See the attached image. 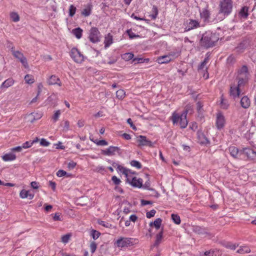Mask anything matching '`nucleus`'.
Wrapping results in <instances>:
<instances>
[{
    "label": "nucleus",
    "mask_w": 256,
    "mask_h": 256,
    "mask_svg": "<svg viewBox=\"0 0 256 256\" xmlns=\"http://www.w3.org/2000/svg\"><path fill=\"white\" fill-rule=\"evenodd\" d=\"M218 40V38L216 34L206 32L202 35L200 41V46L208 48L213 46Z\"/></svg>",
    "instance_id": "1"
},
{
    "label": "nucleus",
    "mask_w": 256,
    "mask_h": 256,
    "mask_svg": "<svg viewBox=\"0 0 256 256\" xmlns=\"http://www.w3.org/2000/svg\"><path fill=\"white\" fill-rule=\"evenodd\" d=\"M233 2L232 0H220L218 4V14L224 16L230 15L232 10Z\"/></svg>",
    "instance_id": "2"
},
{
    "label": "nucleus",
    "mask_w": 256,
    "mask_h": 256,
    "mask_svg": "<svg viewBox=\"0 0 256 256\" xmlns=\"http://www.w3.org/2000/svg\"><path fill=\"white\" fill-rule=\"evenodd\" d=\"M250 73L247 66L244 65L238 70L236 78L238 80V86L245 84L250 78Z\"/></svg>",
    "instance_id": "3"
},
{
    "label": "nucleus",
    "mask_w": 256,
    "mask_h": 256,
    "mask_svg": "<svg viewBox=\"0 0 256 256\" xmlns=\"http://www.w3.org/2000/svg\"><path fill=\"white\" fill-rule=\"evenodd\" d=\"M188 111L185 110L180 116L178 114L174 113L172 116V121L174 124H177L178 122L181 128H186L188 125V120H186V116Z\"/></svg>",
    "instance_id": "4"
},
{
    "label": "nucleus",
    "mask_w": 256,
    "mask_h": 256,
    "mask_svg": "<svg viewBox=\"0 0 256 256\" xmlns=\"http://www.w3.org/2000/svg\"><path fill=\"white\" fill-rule=\"evenodd\" d=\"M70 56L73 60L77 63H81L84 60L83 55L76 48H73L70 52Z\"/></svg>",
    "instance_id": "5"
},
{
    "label": "nucleus",
    "mask_w": 256,
    "mask_h": 256,
    "mask_svg": "<svg viewBox=\"0 0 256 256\" xmlns=\"http://www.w3.org/2000/svg\"><path fill=\"white\" fill-rule=\"evenodd\" d=\"M88 38L92 43H96L100 41V32L98 28L96 27L91 28L90 31Z\"/></svg>",
    "instance_id": "6"
},
{
    "label": "nucleus",
    "mask_w": 256,
    "mask_h": 256,
    "mask_svg": "<svg viewBox=\"0 0 256 256\" xmlns=\"http://www.w3.org/2000/svg\"><path fill=\"white\" fill-rule=\"evenodd\" d=\"M184 32H188L192 30L197 28L200 27V23L198 20L192 19L186 20L184 23Z\"/></svg>",
    "instance_id": "7"
},
{
    "label": "nucleus",
    "mask_w": 256,
    "mask_h": 256,
    "mask_svg": "<svg viewBox=\"0 0 256 256\" xmlns=\"http://www.w3.org/2000/svg\"><path fill=\"white\" fill-rule=\"evenodd\" d=\"M132 240L131 238L121 237L116 242L115 244L118 248L128 247L132 244Z\"/></svg>",
    "instance_id": "8"
},
{
    "label": "nucleus",
    "mask_w": 256,
    "mask_h": 256,
    "mask_svg": "<svg viewBox=\"0 0 256 256\" xmlns=\"http://www.w3.org/2000/svg\"><path fill=\"white\" fill-rule=\"evenodd\" d=\"M12 55L16 58L18 59L25 68H28V65L26 58L24 56L22 53L18 50H14L13 48H12Z\"/></svg>",
    "instance_id": "9"
},
{
    "label": "nucleus",
    "mask_w": 256,
    "mask_h": 256,
    "mask_svg": "<svg viewBox=\"0 0 256 256\" xmlns=\"http://www.w3.org/2000/svg\"><path fill=\"white\" fill-rule=\"evenodd\" d=\"M102 154L106 156H113L116 153L120 154V149L119 147L110 146L106 150H102Z\"/></svg>",
    "instance_id": "10"
},
{
    "label": "nucleus",
    "mask_w": 256,
    "mask_h": 256,
    "mask_svg": "<svg viewBox=\"0 0 256 256\" xmlns=\"http://www.w3.org/2000/svg\"><path fill=\"white\" fill-rule=\"evenodd\" d=\"M200 18L205 22H210V13L208 8V6L202 8L200 11Z\"/></svg>",
    "instance_id": "11"
},
{
    "label": "nucleus",
    "mask_w": 256,
    "mask_h": 256,
    "mask_svg": "<svg viewBox=\"0 0 256 256\" xmlns=\"http://www.w3.org/2000/svg\"><path fill=\"white\" fill-rule=\"evenodd\" d=\"M225 122L226 120L224 116H223V114L220 112L217 114L216 126L218 129L220 130L224 126Z\"/></svg>",
    "instance_id": "12"
},
{
    "label": "nucleus",
    "mask_w": 256,
    "mask_h": 256,
    "mask_svg": "<svg viewBox=\"0 0 256 256\" xmlns=\"http://www.w3.org/2000/svg\"><path fill=\"white\" fill-rule=\"evenodd\" d=\"M138 142L140 146H152V142L148 140L146 137L144 136H140L138 137Z\"/></svg>",
    "instance_id": "13"
},
{
    "label": "nucleus",
    "mask_w": 256,
    "mask_h": 256,
    "mask_svg": "<svg viewBox=\"0 0 256 256\" xmlns=\"http://www.w3.org/2000/svg\"><path fill=\"white\" fill-rule=\"evenodd\" d=\"M126 180L134 187L140 188L142 186V178H137L136 177H134L131 181L128 178H127Z\"/></svg>",
    "instance_id": "14"
},
{
    "label": "nucleus",
    "mask_w": 256,
    "mask_h": 256,
    "mask_svg": "<svg viewBox=\"0 0 256 256\" xmlns=\"http://www.w3.org/2000/svg\"><path fill=\"white\" fill-rule=\"evenodd\" d=\"M249 46L250 41L248 40H244L236 48V50L238 52H242Z\"/></svg>",
    "instance_id": "15"
},
{
    "label": "nucleus",
    "mask_w": 256,
    "mask_h": 256,
    "mask_svg": "<svg viewBox=\"0 0 256 256\" xmlns=\"http://www.w3.org/2000/svg\"><path fill=\"white\" fill-rule=\"evenodd\" d=\"M241 86H238V84L237 86H235L234 85L232 86L230 88V95L234 98H238L240 94V88Z\"/></svg>",
    "instance_id": "16"
},
{
    "label": "nucleus",
    "mask_w": 256,
    "mask_h": 256,
    "mask_svg": "<svg viewBox=\"0 0 256 256\" xmlns=\"http://www.w3.org/2000/svg\"><path fill=\"white\" fill-rule=\"evenodd\" d=\"M243 152L247 157L251 160H256V152L250 148H243Z\"/></svg>",
    "instance_id": "17"
},
{
    "label": "nucleus",
    "mask_w": 256,
    "mask_h": 256,
    "mask_svg": "<svg viewBox=\"0 0 256 256\" xmlns=\"http://www.w3.org/2000/svg\"><path fill=\"white\" fill-rule=\"evenodd\" d=\"M49 85L58 84L59 86H61V82L60 78L56 75L50 76L47 81Z\"/></svg>",
    "instance_id": "18"
},
{
    "label": "nucleus",
    "mask_w": 256,
    "mask_h": 256,
    "mask_svg": "<svg viewBox=\"0 0 256 256\" xmlns=\"http://www.w3.org/2000/svg\"><path fill=\"white\" fill-rule=\"evenodd\" d=\"M20 196L22 198H28L29 200H32L34 197V194L30 193L28 190H22L20 192Z\"/></svg>",
    "instance_id": "19"
},
{
    "label": "nucleus",
    "mask_w": 256,
    "mask_h": 256,
    "mask_svg": "<svg viewBox=\"0 0 256 256\" xmlns=\"http://www.w3.org/2000/svg\"><path fill=\"white\" fill-rule=\"evenodd\" d=\"M240 103L243 108H248L250 105V100L247 96H244L241 98Z\"/></svg>",
    "instance_id": "20"
},
{
    "label": "nucleus",
    "mask_w": 256,
    "mask_h": 256,
    "mask_svg": "<svg viewBox=\"0 0 256 256\" xmlns=\"http://www.w3.org/2000/svg\"><path fill=\"white\" fill-rule=\"evenodd\" d=\"M171 60L170 56L165 55L160 56L157 58L156 62L160 64H166Z\"/></svg>",
    "instance_id": "21"
},
{
    "label": "nucleus",
    "mask_w": 256,
    "mask_h": 256,
    "mask_svg": "<svg viewBox=\"0 0 256 256\" xmlns=\"http://www.w3.org/2000/svg\"><path fill=\"white\" fill-rule=\"evenodd\" d=\"M92 5L90 4H88L86 5V8L82 10V14L84 16H89L92 12Z\"/></svg>",
    "instance_id": "22"
},
{
    "label": "nucleus",
    "mask_w": 256,
    "mask_h": 256,
    "mask_svg": "<svg viewBox=\"0 0 256 256\" xmlns=\"http://www.w3.org/2000/svg\"><path fill=\"white\" fill-rule=\"evenodd\" d=\"M2 160L5 162L14 160L16 158V156L13 153L6 154L2 156Z\"/></svg>",
    "instance_id": "23"
},
{
    "label": "nucleus",
    "mask_w": 256,
    "mask_h": 256,
    "mask_svg": "<svg viewBox=\"0 0 256 256\" xmlns=\"http://www.w3.org/2000/svg\"><path fill=\"white\" fill-rule=\"evenodd\" d=\"M14 84V80L12 78H10L6 80L3 82L0 86L1 88H8V87L12 86Z\"/></svg>",
    "instance_id": "24"
},
{
    "label": "nucleus",
    "mask_w": 256,
    "mask_h": 256,
    "mask_svg": "<svg viewBox=\"0 0 256 256\" xmlns=\"http://www.w3.org/2000/svg\"><path fill=\"white\" fill-rule=\"evenodd\" d=\"M229 151L230 155L232 157L234 158H238L239 153V151L238 148H236L235 146H230L229 148Z\"/></svg>",
    "instance_id": "25"
},
{
    "label": "nucleus",
    "mask_w": 256,
    "mask_h": 256,
    "mask_svg": "<svg viewBox=\"0 0 256 256\" xmlns=\"http://www.w3.org/2000/svg\"><path fill=\"white\" fill-rule=\"evenodd\" d=\"M162 220L160 218H156L154 222H151L150 224V226H154L156 229L158 230L160 228L162 224Z\"/></svg>",
    "instance_id": "26"
},
{
    "label": "nucleus",
    "mask_w": 256,
    "mask_h": 256,
    "mask_svg": "<svg viewBox=\"0 0 256 256\" xmlns=\"http://www.w3.org/2000/svg\"><path fill=\"white\" fill-rule=\"evenodd\" d=\"M239 14L242 18H246L248 16V8L242 7L239 12Z\"/></svg>",
    "instance_id": "27"
},
{
    "label": "nucleus",
    "mask_w": 256,
    "mask_h": 256,
    "mask_svg": "<svg viewBox=\"0 0 256 256\" xmlns=\"http://www.w3.org/2000/svg\"><path fill=\"white\" fill-rule=\"evenodd\" d=\"M72 32L77 38L80 39L82 38V30L80 28H78L72 30Z\"/></svg>",
    "instance_id": "28"
},
{
    "label": "nucleus",
    "mask_w": 256,
    "mask_h": 256,
    "mask_svg": "<svg viewBox=\"0 0 256 256\" xmlns=\"http://www.w3.org/2000/svg\"><path fill=\"white\" fill-rule=\"evenodd\" d=\"M238 254H245L250 252V249L246 246H242L236 252Z\"/></svg>",
    "instance_id": "29"
},
{
    "label": "nucleus",
    "mask_w": 256,
    "mask_h": 256,
    "mask_svg": "<svg viewBox=\"0 0 256 256\" xmlns=\"http://www.w3.org/2000/svg\"><path fill=\"white\" fill-rule=\"evenodd\" d=\"M198 140L200 144H206L209 143L208 139L203 134H200L198 136Z\"/></svg>",
    "instance_id": "30"
},
{
    "label": "nucleus",
    "mask_w": 256,
    "mask_h": 256,
    "mask_svg": "<svg viewBox=\"0 0 256 256\" xmlns=\"http://www.w3.org/2000/svg\"><path fill=\"white\" fill-rule=\"evenodd\" d=\"M112 43V36L108 34L107 36L105 38L104 44L105 47H108Z\"/></svg>",
    "instance_id": "31"
},
{
    "label": "nucleus",
    "mask_w": 256,
    "mask_h": 256,
    "mask_svg": "<svg viewBox=\"0 0 256 256\" xmlns=\"http://www.w3.org/2000/svg\"><path fill=\"white\" fill-rule=\"evenodd\" d=\"M10 18L14 22H18L20 20L19 15L16 12H12L10 14Z\"/></svg>",
    "instance_id": "32"
},
{
    "label": "nucleus",
    "mask_w": 256,
    "mask_h": 256,
    "mask_svg": "<svg viewBox=\"0 0 256 256\" xmlns=\"http://www.w3.org/2000/svg\"><path fill=\"white\" fill-rule=\"evenodd\" d=\"M152 12V14L150 15V16L152 19L155 20L158 14V9L156 6H153Z\"/></svg>",
    "instance_id": "33"
},
{
    "label": "nucleus",
    "mask_w": 256,
    "mask_h": 256,
    "mask_svg": "<svg viewBox=\"0 0 256 256\" xmlns=\"http://www.w3.org/2000/svg\"><path fill=\"white\" fill-rule=\"evenodd\" d=\"M162 235H163V230H162L156 236V240L155 242L154 245L158 246L160 244L161 240L162 238Z\"/></svg>",
    "instance_id": "34"
},
{
    "label": "nucleus",
    "mask_w": 256,
    "mask_h": 256,
    "mask_svg": "<svg viewBox=\"0 0 256 256\" xmlns=\"http://www.w3.org/2000/svg\"><path fill=\"white\" fill-rule=\"evenodd\" d=\"M125 96V92L123 90H119L116 92V98L120 100H122Z\"/></svg>",
    "instance_id": "35"
},
{
    "label": "nucleus",
    "mask_w": 256,
    "mask_h": 256,
    "mask_svg": "<svg viewBox=\"0 0 256 256\" xmlns=\"http://www.w3.org/2000/svg\"><path fill=\"white\" fill-rule=\"evenodd\" d=\"M194 231L198 234H205L208 233L204 228L200 226L195 227Z\"/></svg>",
    "instance_id": "36"
},
{
    "label": "nucleus",
    "mask_w": 256,
    "mask_h": 256,
    "mask_svg": "<svg viewBox=\"0 0 256 256\" xmlns=\"http://www.w3.org/2000/svg\"><path fill=\"white\" fill-rule=\"evenodd\" d=\"M24 80L28 84H32L34 82V76L30 74H26L24 76Z\"/></svg>",
    "instance_id": "37"
},
{
    "label": "nucleus",
    "mask_w": 256,
    "mask_h": 256,
    "mask_svg": "<svg viewBox=\"0 0 256 256\" xmlns=\"http://www.w3.org/2000/svg\"><path fill=\"white\" fill-rule=\"evenodd\" d=\"M134 56V54H133L128 52L124 54L122 56V58L125 60L128 61L130 60H133Z\"/></svg>",
    "instance_id": "38"
},
{
    "label": "nucleus",
    "mask_w": 256,
    "mask_h": 256,
    "mask_svg": "<svg viewBox=\"0 0 256 256\" xmlns=\"http://www.w3.org/2000/svg\"><path fill=\"white\" fill-rule=\"evenodd\" d=\"M71 236H72V234L70 233H68L65 235L62 236L61 238L62 242L64 244L68 243Z\"/></svg>",
    "instance_id": "39"
},
{
    "label": "nucleus",
    "mask_w": 256,
    "mask_h": 256,
    "mask_svg": "<svg viewBox=\"0 0 256 256\" xmlns=\"http://www.w3.org/2000/svg\"><path fill=\"white\" fill-rule=\"evenodd\" d=\"M90 236L93 238L94 240H96L98 238L100 235V233L94 230H92L90 233Z\"/></svg>",
    "instance_id": "40"
},
{
    "label": "nucleus",
    "mask_w": 256,
    "mask_h": 256,
    "mask_svg": "<svg viewBox=\"0 0 256 256\" xmlns=\"http://www.w3.org/2000/svg\"><path fill=\"white\" fill-rule=\"evenodd\" d=\"M220 106L223 109H227L229 106V104L227 100L221 98Z\"/></svg>",
    "instance_id": "41"
},
{
    "label": "nucleus",
    "mask_w": 256,
    "mask_h": 256,
    "mask_svg": "<svg viewBox=\"0 0 256 256\" xmlns=\"http://www.w3.org/2000/svg\"><path fill=\"white\" fill-rule=\"evenodd\" d=\"M172 218L175 224H178L180 223V217L178 214H172Z\"/></svg>",
    "instance_id": "42"
},
{
    "label": "nucleus",
    "mask_w": 256,
    "mask_h": 256,
    "mask_svg": "<svg viewBox=\"0 0 256 256\" xmlns=\"http://www.w3.org/2000/svg\"><path fill=\"white\" fill-rule=\"evenodd\" d=\"M130 164L132 166L136 167L138 169H140L142 167L141 164L139 162L136 160H132L130 162Z\"/></svg>",
    "instance_id": "43"
},
{
    "label": "nucleus",
    "mask_w": 256,
    "mask_h": 256,
    "mask_svg": "<svg viewBox=\"0 0 256 256\" xmlns=\"http://www.w3.org/2000/svg\"><path fill=\"white\" fill-rule=\"evenodd\" d=\"M117 170L120 172H122L124 175H126V176H128V170H126V168H124L120 165H118Z\"/></svg>",
    "instance_id": "44"
},
{
    "label": "nucleus",
    "mask_w": 256,
    "mask_h": 256,
    "mask_svg": "<svg viewBox=\"0 0 256 256\" xmlns=\"http://www.w3.org/2000/svg\"><path fill=\"white\" fill-rule=\"evenodd\" d=\"M76 8L74 5L71 4L69 8V16L71 17L73 16L76 13Z\"/></svg>",
    "instance_id": "45"
},
{
    "label": "nucleus",
    "mask_w": 256,
    "mask_h": 256,
    "mask_svg": "<svg viewBox=\"0 0 256 256\" xmlns=\"http://www.w3.org/2000/svg\"><path fill=\"white\" fill-rule=\"evenodd\" d=\"M60 115V110H56L54 116L52 117V120L54 122H56L58 120V118Z\"/></svg>",
    "instance_id": "46"
},
{
    "label": "nucleus",
    "mask_w": 256,
    "mask_h": 256,
    "mask_svg": "<svg viewBox=\"0 0 256 256\" xmlns=\"http://www.w3.org/2000/svg\"><path fill=\"white\" fill-rule=\"evenodd\" d=\"M90 248L91 252L92 254L94 253L97 248L96 243L94 241L92 242L90 244Z\"/></svg>",
    "instance_id": "47"
},
{
    "label": "nucleus",
    "mask_w": 256,
    "mask_h": 256,
    "mask_svg": "<svg viewBox=\"0 0 256 256\" xmlns=\"http://www.w3.org/2000/svg\"><path fill=\"white\" fill-rule=\"evenodd\" d=\"M56 176L58 177H62L64 176H70L69 174H68L66 171L60 170H58L56 172Z\"/></svg>",
    "instance_id": "48"
},
{
    "label": "nucleus",
    "mask_w": 256,
    "mask_h": 256,
    "mask_svg": "<svg viewBox=\"0 0 256 256\" xmlns=\"http://www.w3.org/2000/svg\"><path fill=\"white\" fill-rule=\"evenodd\" d=\"M238 246V245H236V244H233L230 242H228L224 245V246L226 248L232 250H234Z\"/></svg>",
    "instance_id": "49"
},
{
    "label": "nucleus",
    "mask_w": 256,
    "mask_h": 256,
    "mask_svg": "<svg viewBox=\"0 0 256 256\" xmlns=\"http://www.w3.org/2000/svg\"><path fill=\"white\" fill-rule=\"evenodd\" d=\"M52 218L54 221L62 220L61 214L59 212L55 214L54 216L52 214Z\"/></svg>",
    "instance_id": "50"
},
{
    "label": "nucleus",
    "mask_w": 256,
    "mask_h": 256,
    "mask_svg": "<svg viewBox=\"0 0 256 256\" xmlns=\"http://www.w3.org/2000/svg\"><path fill=\"white\" fill-rule=\"evenodd\" d=\"M126 33L128 34L130 38L132 39L135 38L139 37V36L136 35L131 30H126Z\"/></svg>",
    "instance_id": "51"
},
{
    "label": "nucleus",
    "mask_w": 256,
    "mask_h": 256,
    "mask_svg": "<svg viewBox=\"0 0 256 256\" xmlns=\"http://www.w3.org/2000/svg\"><path fill=\"white\" fill-rule=\"evenodd\" d=\"M208 58L206 57L204 58V61L202 62L201 64L198 66L199 70H202L204 66L208 62Z\"/></svg>",
    "instance_id": "52"
},
{
    "label": "nucleus",
    "mask_w": 256,
    "mask_h": 256,
    "mask_svg": "<svg viewBox=\"0 0 256 256\" xmlns=\"http://www.w3.org/2000/svg\"><path fill=\"white\" fill-rule=\"evenodd\" d=\"M64 130L67 132L70 130V122L68 120H64Z\"/></svg>",
    "instance_id": "53"
},
{
    "label": "nucleus",
    "mask_w": 256,
    "mask_h": 256,
    "mask_svg": "<svg viewBox=\"0 0 256 256\" xmlns=\"http://www.w3.org/2000/svg\"><path fill=\"white\" fill-rule=\"evenodd\" d=\"M98 224L105 228H110L112 226V224H110V223H108V222H104V221H102V220H98Z\"/></svg>",
    "instance_id": "54"
},
{
    "label": "nucleus",
    "mask_w": 256,
    "mask_h": 256,
    "mask_svg": "<svg viewBox=\"0 0 256 256\" xmlns=\"http://www.w3.org/2000/svg\"><path fill=\"white\" fill-rule=\"evenodd\" d=\"M156 213V211L154 210H152L150 211L147 212L146 214V216L147 218H150L154 216Z\"/></svg>",
    "instance_id": "55"
},
{
    "label": "nucleus",
    "mask_w": 256,
    "mask_h": 256,
    "mask_svg": "<svg viewBox=\"0 0 256 256\" xmlns=\"http://www.w3.org/2000/svg\"><path fill=\"white\" fill-rule=\"evenodd\" d=\"M112 180L116 185H118L121 182L120 179L115 176H112Z\"/></svg>",
    "instance_id": "56"
},
{
    "label": "nucleus",
    "mask_w": 256,
    "mask_h": 256,
    "mask_svg": "<svg viewBox=\"0 0 256 256\" xmlns=\"http://www.w3.org/2000/svg\"><path fill=\"white\" fill-rule=\"evenodd\" d=\"M235 58L232 55L230 56L227 58V62L229 64H232L235 62Z\"/></svg>",
    "instance_id": "57"
},
{
    "label": "nucleus",
    "mask_w": 256,
    "mask_h": 256,
    "mask_svg": "<svg viewBox=\"0 0 256 256\" xmlns=\"http://www.w3.org/2000/svg\"><path fill=\"white\" fill-rule=\"evenodd\" d=\"M40 145L44 146H48L50 145V143L48 142L46 139L42 138L40 142Z\"/></svg>",
    "instance_id": "58"
},
{
    "label": "nucleus",
    "mask_w": 256,
    "mask_h": 256,
    "mask_svg": "<svg viewBox=\"0 0 256 256\" xmlns=\"http://www.w3.org/2000/svg\"><path fill=\"white\" fill-rule=\"evenodd\" d=\"M76 164L74 161H70L68 164V167L70 170H72L75 168Z\"/></svg>",
    "instance_id": "59"
},
{
    "label": "nucleus",
    "mask_w": 256,
    "mask_h": 256,
    "mask_svg": "<svg viewBox=\"0 0 256 256\" xmlns=\"http://www.w3.org/2000/svg\"><path fill=\"white\" fill-rule=\"evenodd\" d=\"M150 182H145V184H144V185H142V186L145 189H147V190H154L152 189V188H150Z\"/></svg>",
    "instance_id": "60"
},
{
    "label": "nucleus",
    "mask_w": 256,
    "mask_h": 256,
    "mask_svg": "<svg viewBox=\"0 0 256 256\" xmlns=\"http://www.w3.org/2000/svg\"><path fill=\"white\" fill-rule=\"evenodd\" d=\"M96 144L98 146H107L108 142L104 140H99V141L96 142Z\"/></svg>",
    "instance_id": "61"
},
{
    "label": "nucleus",
    "mask_w": 256,
    "mask_h": 256,
    "mask_svg": "<svg viewBox=\"0 0 256 256\" xmlns=\"http://www.w3.org/2000/svg\"><path fill=\"white\" fill-rule=\"evenodd\" d=\"M127 122L130 125V126L134 130H136V126L133 124L132 120L131 118H129L127 120Z\"/></svg>",
    "instance_id": "62"
},
{
    "label": "nucleus",
    "mask_w": 256,
    "mask_h": 256,
    "mask_svg": "<svg viewBox=\"0 0 256 256\" xmlns=\"http://www.w3.org/2000/svg\"><path fill=\"white\" fill-rule=\"evenodd\" d=\"M32 142H26L22 144V148H27L32 146Z\"/></svg>",
    "instance_id": "63"
},
{
    "label": "nucleus",
    "mask_w": 256,
    "mask_h": 256,
    "mask_svg": "<svg viewBox=\"0 0 256 256\" xmlns=\"http://www.w3.org/2000/svg\"><path fill=\"white\" fill-rule=\"evenodd\" d=\"M30 185L34 189H38L39 188L38 183L36 182H32Z\"/></svg>",
    "instance_id": "64"
}]
</instances>
